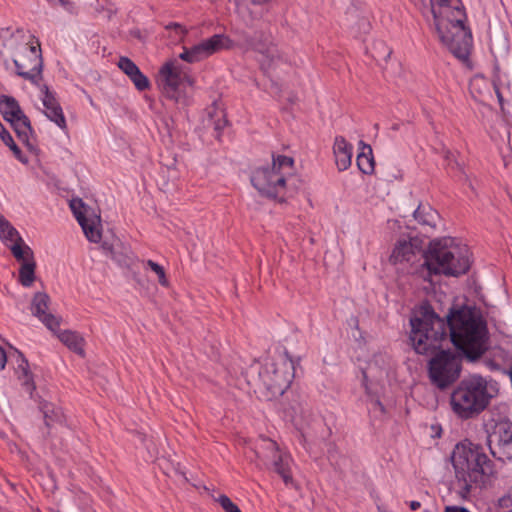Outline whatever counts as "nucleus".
<instances>
[{"mask_svg": "<svg viewBox=\"0 0 512 512\" xmlns=\"http://www.w3.org/2000/svg\"><path fill=\"white\" fill-rule=\"evenodd\" d=\"M441 318L428 303L419 305L410 318V342L418 354L434 353L447 339L468 361H475L486 351V327L470 309L462 308Z\"/></svg>", "mask_w": 512, "mask_h": 512, "instance_id": "1", "label": "nucleus"}, {"mask_svg": "<svg viewBox=\"0 0 512 512\" xmlns=\"http://www.w3.org/2000/svg\"><path fill=\"white\" fill-rule=\"evenodd\" d=\"M435 31L440 42L462 61L472 50V35L464 25L466 13L461 0H429Z\"/></svg>", "mask_w": 512, "mask_h": 512, "instance_id": "2", "label": "nucleus"}, {"mask_svg": "<svg viewBox=\"0 0 512 512\" xmlns=\"http://www.w3.org/2000/svg\"><path fill=\"white\" fill-rule=\"evenodd\" d=\"M0 54L12 58L18 76L34 85L42 80L43 60L38 39L24 29H0Z\"/></svg>", "mask_w": 512, "mask_h": 512, "instance_id": "3", "label": "nucleus"}, {"mask_svg": "<svg viewBox=\"0 0 512 512\" xmlns=\"http://www.w3.org/2000/svg\"><path fill=\"white\" fill-rule=\"evenodd\" d=\"M295 375V362L287 353L253 364L245 372L247 384L260 397L271 400L283 395Z\"/></svg>", "mask_w": 512, "mask_h": 512, "instance_id": "4", "label": "nucleus"}, {"mask_svg": "<svg viewBox=\"0 0 512 512\" xmlns=\"http://www.w3.org/2000/svg\"><path fill=\"white\" fill-rule=\"evenodd\" d=\"M251 183L259 193L279 201L295 196L303 186L295 173L293 158L284 155L273 157L271 166L253 171Z\"/></svg>", "mask_w": 512, "mask_h": 512, "instance_id": "5", "label": "nucleus"}, {"mask_svg": "<svg viewBox=\"0 0 512 512\" xmlns=\"http://www.w3.org/2000/svg\"><path fill=\"white\" fill-rule=\"evenodd\" d=\"M451 462L455 485L461 498H467L474 485L493 473V465L482 448L469 441L458 443L453 449Z\"/></svg>", "mask_w": 512, "mask_h": 512, "instance_id": "6", "label": "nucleus"}, {"mask_svg": "<svg viewBox=\"0 0 512 512\" xmlns=\"http://www.w3.org/2000/svg\"><path fill=\"white\" fill-rule=\"evenodd\" d=\"M498 391L496 381L478 374L470 375L453 390L450 396L451 409L461 419L473 418L486 409Z\"/></svg>", "mask_w": 512, "mask_h": 512, "instance_id": "7", "label": "nucleus"}, {"mask_svg": "<svg viewBox=\"0 0 512 512\" xmlns=\"http://www.w3.org/2000/svg\"><path fill=\"white\" fill-rule=\"evenodd\" d=\"M424 264L430 272L447 276L465 274L470 268L467 246L453 239H442L431 244Z\"/></svg>", "mask_w": 512, "mask_h": 512, "instance_id": "8", "label": "nucleus"}, {"mask_svg": "<svg viewBox=\"0 0 512 512\" xmlns=\"http://www.w3.org/2000/svg\"><path fill=\"white\" fill-rule=\"evenodd\" d=\"M158 84L167 98L185 104L188 100L187 89L194 86V79L177 59H170L159 70Z\"/></svg>", "mask_w": 512, "mask_h": 512, "instance_id": "9", "label": "nucleus"}, {"mask_svg": "<svg viewBox=\"0 0 512 512\" xmlns=\"http://www.w3.org/2000/svg\"><path fill=\"white\" fill-rule=\"evenodd\" d=\"M460 373L461 357L449 350L435 353L428 363L429 378L439 389H445L454 383Z\"/></svg>", "mask_w": 512, "mask_h": 512, "instance_id": "10", "label": "nucleus"}, {"mask_svg": "<svg viewBox=\"0 0 512 512\" xmlns=\"http://www.w3.org/2000/svg\"><path fill=\"white\" fill-rule=\"evenodd\" d=\"M0 113L6 121L11 123L18 137L29 150L35 151V147L29 139L32 133L30 120L21 110L17 100L11 96H0Z\"/></svg>", "mask_w": 512, "mask_h": 512, "instance_id": "11", "label": "nucleus"}, {"mask_svg": "<svg viewBox=\"0 0 512 512\" xmlns=\"http://www.w3.org/2000/svg\"><path fill=\"white\" fill-rule=\"evenodd\" d=\"M233 47V41L224 34H214L208 39L187 48L183 47L179 58L188 63H196L202 61L211 55L221 51L228 50Z\"/></svg>", "mask_w": 512, "mask_h": 512, "instance_id": "12", "label": "nucleus"}, {"mask_svg": "<svg viewBox=\"0 0 512 512\" xmlns=\"http://www.w3.org/2000/svg\"><path fill=\"white\" fill-rule=\"evenodd\" d=\"M70 208L82 227L87 239L91 242L98 243L101 240L100 217L89 209L79 198L70 201Z\"/></svg>", "mask_w": 512, "mask_h": 512, "instance_id": "13", "label": "nucleus"}, {"mask_svg": "<svg viewBox=\"0 0 512 512\" xmlns=\"http://www.w3.org/2000/svg\"><path fill=\"white\" fill-rule=\"evenodd\" d=\"M0 239L6 243L11 242L9 247L17 260L23 263L33 261V251L24 243L18 231L2 214H0Z\"/></svg>", "mask_w": 512, "mask_h": 512, "instance_id": "14", "label": "nucleus"}, {"mask_svg": "<svg viewBox=\"0 0 512 512\" xmlns=\"http://www.w3.org/2000/svg\"><path fill=\"white\" fill-rule=\"evenodd\" d=\"M421 254L417 238H400L396 241L389 260L394 265L413 264L420 259Z\"/></svg>", "mask_w": 512, "mask_h": 512, "instance_id": "15", "label": "nucleus"}, {"mask_svg": "<svg viewBox=\"0 0 512 512\" xmlns=\"http://www.w3.org/2000/svg\"><path fill=\"white\" fill-rule=\"evenodd\" d=\"M40 92V100L43 105V113L60 129L66 130L67 122L62 107L60 106L56 94L46 84L41 81L36 85Z\"/></svg>", "mask_w": 512, "mask_h": 512, "instance_id": "16", "label": "nucleus"}, {"mask_svg": "<svg viewBox=\"0 0 512 512\" xmlns=\"http://www.w3.org/2000/svg\"><path fill=\"white\" fill-rule=\"evenodd\" d=\"M494 437L496 445L491 447L492 454L502 461L512 459V423L500 422L496 425Z\"/></svg>", "mask_w": 512, "mask_h": 512, "instance_id": "17", "label": "nucleus"}, {"mask_svg": "<svg viewBox=\"0 0 512 512\" xmlns=\"http://www.w3.org/2000/svg\"><path fill=\"white\" fill-rule=\"evenodd\" d=\"M248 46L263 55V64L268 67L277 66L283 61V55L271 41L270 35H255V39L249 41Z\"/></svg>", "mask_w": 512, "mask_h": 512, "instance_id": "18", "label": "nucleus"}, {"mask_svg": "<svg viewBox=\"0 0 512 512\" xmlns=\"http://www.w3.org/2000/svg\"><path fill=\"white\" fill-rule=\"evenodd\" d=\"M49 296L38 292L34 295L31 305L32 313L51 331L57 332L60 326V318L47 313Z\"/></svg>", "mask_w": 512, "mask_h": 512, "instance_id": "19", "label": "nucleus"}, {"mask_svg": "<svg viewBox=\"0 0 512 512\" xmlns=\"http://www.w3.org/2000/svg\"><path fill=\"white\" fill-rule=\"evenodd\" d=\"M118 67L129 77L139 91H144L150 87L149 79L130 58L125 56L120 57Z\"/></svg>", "mask_w": 512, "mask_h": 512, "instance_id": "20", "label": "nucleus"}, {"mask_svg": "<svg viewBox=\"0 0 512 512\" xmlns=\"http://www.w3.org/2000/svg\"><path fill=\"white\" fill-rule=\"evenodd\" d=\"M335 164L339 171L347 170L352 163L353 145L342 136H337L333 144Z\"/></svg>", "mask_w": 512, "mask_h": 512, "instance_id": "21", "label": "nucleus"}, {"mask_svg": "<svg viewBox=\"0 0 512 512\" xmlns=\"http://www.w3.org/2000/svg\"><path fill=\"white\" fill-rule=\"evenodd\" d=\"M17 366L15 367L16 377L21 387L29 394L32 398L33 393L36 389L33 374L30 370L28 361L23 357L22 354L17 355Z\"/></svg>", "mask_w": 512, "mask_h": 512, "instance_id": "22", "label": "nucleus"}, {"mask_svg": "<svg viewBox=\"0 0 512 512\" xmlns=\"http://www.w3.org/2000/svg\"><path fill=\"white\" fill-rule=\"evenodd\" d=\"M490 50L495 57H504L509 51V40L503 29L496 25L489 28Z\"/></svg>", "mask_w": 512, "mask_h": 512, "instance_id": "23", "label": "nucleus"}, {"mask_svg": "<svg viewBox=\"0 0 512 512\" xmlns=\"http://www.w3.org/2000/svg\"><path fill=\"white\" fill-rule=\"evenodd\" d=\"M58 339L70 350L75 352L76 354L80 355L81 357H84L85 351H84V345L85 340L84 338L77 332L71 331V330H65L62 332H59L57 334Z\"/></svg>", "mask_w": 512, "mask_h": 512, "instance_id": "24", "label": "nucleus"}, {"mask_svg": "<svg viewBox=\"0 0 512 512\" xmlns=\"http://www.w3.org/2000/svg\"><path fill=\"white\" fill-rule=\"evenodd\" d=\"M291 456L284 452L278 455L276 458L270 462L274 471L281 476L285 484H291L293 482L292 474H291Z\"/></svg>", "mask_w": 512, "mask_h": 512, "instance_id": "25", "label": "nucleus"}, {"mask_svg": "<svg viewBox=\"0 0 512 512\" xmlns=\"http://www.w3.org/2000/svg\"><path fill=\"white\" fill-rule=\"evenodd\" d=\"M414 218L423 226L435 228L439 214L429 204H420L414 212Z\"/></svg>", "mask_w": 512, "mask_h": 512, "instance_id": "26", "label": "nucleus"}, {"mask_svg": "<svg viewBox=\"0 0 512 512\" xmlns=\"http://www.w3.org/2000/svg\"><path fill=\"white\" fill-rule=\"evenodd\" d=\"M388 359L384 355H376L374 358L368 363L366 370L364 371V377H372L376 379H382L385 375H387L388 369Z\"/></svg>", "mask_w": 512, "mask_h": 512, "instance_id": "27", "label": "nucleus"}, {"mask_svg": "<svg viewBox=\"0 0 512 512\" xmlns=\"http://www.w3.org/2000/svg\"><path fill=\"white\" fill-rule=\"evenodd\" d=\"M362 146L361 152L358 153L356 164L359 170L364 174H371L374 170V158L372 156V149L364 142H360Z\"/></svg>", "mask_w": 512, "mask_h": 512, "instance_id": "28", "label": "nucleus"}, {"mask_svg": "<svg viewBox=\"0 0 512 512\" xmlns=\"http://www.w3.org/2000/svg\"><path fill=\"white\" fill-rule=\"evenodd\" d=\"M282 453L284 452L280 450L275 441L263 438L260 445V451L257 452V455L268 464L273 460V458H276Z\"/></svg>", "mask_w": 512, "mask_h": 512, "instance_id": "29", "label": "nucleus"}, {"mask_svg": "<svg viewBox=\"0 0 512 512\" xmlns=\"http://www.w3.org/2000/svg\"><path fill=\"white\" fill-rule=\"evenodd\" d=\"M41 409L47 426H51L57 422H62L64 416L60 408L51 403L45 402L42 404Z\"/></svg>", "mask_w": 512, "mask_h": 512, "instance_id": "30", "label": "nucleus"}, {"mask_svg": "<svg viewBox=\"0 0 512 512\" xmlns=\"http://www.w3.org/2000/svg\"><path fill=\"white\" fill-rule=\"evenodd\" d=\"M35 261H26L22 263L19 269V282L25 286L30 287L35 280Z\"/></svg>", "mask_w": 512, "mask_h": 512, "instance_id": "31", "label": "nucleus"}, {"mask_svg": "<svg viewBox=\"0 0 512 512\" xmlns=\"http://www.w3.org/2000/svg\"><path fill=\"white\" fill-rule=\"evenodd\" d=\"M146 265L157 275L158 282L161 286L169 287V285H170L169 280L166 276V272H165L164 268L161 265H159L158 263H156L152 260H147Z\"/></svg>", "mask_w": 512, "mask_h": 512, "instance_id": "32", "label": "nucleus"}, {"mask_svg": "<svg viewBox=\"0 0 512 512\" xmlns=\"http://www.w3.org/2000/svg\"><path fill=\"white\" fill-rule=\"evenodd\" d=\"M216 501L220 504L225 512H241L239 507L233 503L227 495H220Z\"/></svg>", "mask_w": 512, "mask_h": 512, "instance_id": "33", "label": "nucleus"}, {"mask_svg": "<svg viewBox=\"0 0 512 512\" xmlns=\"http://www.w3.org/2000/svg\"><path fill=\"white\" fill-rule=\"evenodd\" d=\"M444 512H468V510L462 506H446Z\"/></svg>", "mask_w": 512, "mask_h": 512, "instance_id": "34", "label": "nucleus"}, {"mask_svg": "<svg viewBox=\"0 0 512 512\" xmlns=\"http://www.w3.org/2000/svg\"><path fill=\"white\" fill-rule=\"evenodd\" d=\"M6 362H7L6 352L0 346V371L4 369Z\"/></svg>", "mask_w": 512, "mask_h": 512, "instance_id": "35", "label": "nucleus"}, {"mask_svg": "<svg viewBox=\"0 0 512 512\" xmlns=\"http://www.w3.org/2000/svg\"><path fill=\"white\" fill-rule=\"evenodd\" d=\"M172 28L176 29L181 34H185L186 33V29L182 25H180L178 23H172V24L167 26V29H172Z\"/></svg>", "mask_w": 512, "mask_h": 512, "instance_id": "36", "label": "nucleus"}, {"mask_svg": "<svg viewBox=\"0 0 512 512\" xmlns=\"http://www.w3.org/2000/svg\"><path fill=\"white\" fill-rule=\"evenodd\" d=\"M174 471H175V473H176V474H178V475H180L181 477H183V479H184L186 482L188 481V479H187V477H186V474H185L184 470L182 469V467H181L180 463H177V464L175 465V467H174Z\"/></svg>", "mask_w": 512, "mask_h": 512, "instance_id": "37", "label": "nucleus"}, {"mask_svg": "<svg viewBox=\"0 0 512 512\" xmlns=\"http://www.w3.org/2000/svg\"><path fill=\"white\" fill-rule=\"evenodd\" d=\"M373 405L375 410L379 411L381 414H385V407L379 400H375Z\"/></svg>", "mask_w": 512, "mask_h": 512, "instance_id": "38", "label": "nucleus"}, {"mask_svg": "<svg viewBox=\"0 0 512 512\" xmlns=\"http://www.w3.org/2000/svg\"><path fill=\"white\" fill-rule=\"evenodd\" d=\"M409 506H410L411 510L415 511L421 507V503L418 501H411L409 503Z\"/></svg>", "mask_w": 512, "mask_h": 512, "instance_id": "39", "label": "nucleus"}, {"mask_svg": "<svg viewBox=\"0 0 512 512\" xmlns=\"http://www.w3.org/2000/svg\"><path fill=\"white\" fill-rule=\"evenodd\" d=\"M245 10H246V7H245V6H243V5H239V6H238V12H239L241 15H244Z\"/></svg>", "mask_w": 512, "mask_h": 512, "instance_id": "40", "label": "nucleus"}, {"mask_svg": "<svg viewBox=\"0 0 512 512\" xmlns=\"http://www.w3.org/2000/svg\"><path fill=\"white\" fill-rule=\"evenodd\" d=\"M268 0H251L252 3L254 4H263V3H266Z\"/></svg>", "mask_w": 512, "mask_h": 512, "instance_id": "41", "label": "nucleus"}, {"mask_svg": "<svg viewBox=\"0 0 512 512\" xmlns=\"http://www.w3.org/2000/svg\"><path fill=\"white\" fill-rule=\"evenodd\" d=\"M496 94H497V98H498V100H499V102H500V104H501V103H502V101H503V97H502V95H501V93L499 92V90H498V89L496 90Z\"/></svg>", "mask_w": 512, "mask_h": 512, "instance_id": "42", "label": "nucleus"}, {"mask_svg": "<svg viewBox=\"0 0 512 512\" xmlns=\"http://www.w3.org/2000/svg\"><path fill=\"white\" fill-rule=\"evenodd\" d=\"M477 83V80L471 83V87L474 88L475 84Z\"/></svg>", "mask_w": 512, "mask_h": 512, "instance_id": "43", "label": "nucleus"}]
</instances>
